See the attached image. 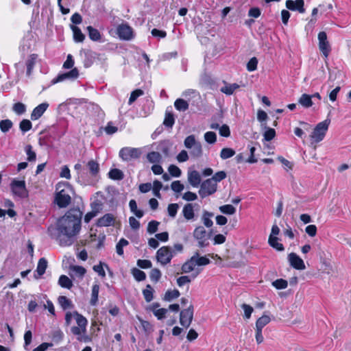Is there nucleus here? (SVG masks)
Returning <instances> with one entry per match:
<instances>
[{
	"label": "nucleus",
	"instance_id": "c9c22d12",
	"mask_svg": "<svg viewBox=\"0 0 351 351\" xmlns=\"http://www.w3.org/2000/svg\"><path fill=\"white\" fill-rule=\"evenodd\" d=\"M270 317L268 315H263L258 318L256 322V328L263 329L267 324L270 322Z\"/></svg>",
	"mask_w": 351,
	"mask_h": 351
},
{
	"label": "nucleus",
	"instance_id": "c756f323",
	"mask_svg": "<svg viewBox=\"0 0 351 351\" xmlns=\"http://www.w3.org/2000/svg\"><path fill=\"white\" fill-rule=\"evenodd\" d=\"M213 217V213L204 210L202 214V221L204 225L207 228H210L213 225L211 218Z\"/></svg>",
	"mask_w": 351,
	"mask_h": 351
},
{
	"label": "nucleus",
	"instance_id": "cd10ccee",
	"mask_svg": "<svg viewBox=\"0 0 351 351\" xmlns=\"http://www.w3.org/2000/svg\"><path fill=\"white\" fill-rule=\"evenodd\" d=\"M50 337L54 343L58 344L63 339L64 333L60 329H56L51 332Z\"/></svg>",
	"mask_w": 351,
	"mask_h": 351
},
{
	"label": "nucleus",
	"instance_id": "a878e982",
	"mask_svg": "<svg viewBox=\"0 0 351 351\" xmlns=\"http://www.w3.org/2000/svg\"><path fill=\"white\" fill-rule=\"evenodd\" d=\"M70 27L73 33L74 40L77 43L83 42L85 38V36L82 32L81 29L74 25H71Z\"/></svg>",
	"mask_w": 351,
	"mask_h": 351
},
{
	"label": "nucleus",
	"instance_id": "603ef678",
	"mask_svg": "<svg viewBox=\"0 0 351 351\" xmlns=\"http://www.w3.org/2000/svg\"><path fill=\"white\" fill-rule=\"evenodd\" d=\"M146 302H149L153 300V289L151 285H147L146 289L143 291Z\"/></svg>",
	"mask_w": 351,
	"mask_h": 351
},
{
	"label": "nucleus",
	"instance_id": "e2e57ef3",
	"mask_svg": "<svg viewBox=\"0 0 351 351\" xmlns=\"http://www.w3.org/2000/svg\"><path fill=\"white\" fill-rule=\"evenodd\" d=\"M143 95V91L140 89L135 90L132 92L130 97L129 98L128 104L131 105L136 99Z\"/></svg>",
	"mask_w": 351,
	"mask_h": 351
},
{
	"label": "nucleus",
	"instance_id": "680f3d73",
	"mask_svg": "<svg viewBox=\"0 0 351 351\" xmlns=\"http://www.w3.org/2000/svg\"><path fill=\"white\" fill-rule=\"evenodd\" d=\"M106 267L108 268V266L106 265H104L103 263H100L98 265H95L93 266V270L98 274L99 276L101 277L106 276V272L104 271V267Z\"/></svg>",
	"mask_w": 351,
	"mask_h": 351
},
{
	"label": "nucleus",
	"instance_id": "2f4dec72",
	"mask_svg": "<svg viewBox=\"0 0 351 351\" xmlns=\"http://www.w3.org/2000/svg\"><path fill=\"white\" fill-rule=\"evenodd\" d=\"M58 285L68 289H70L73 287V282L71 280L65 275H61L58 280Z\"/></svg>",
	"mask_w": 351,
	"mask_h": 351
},
{
	"label": "nucleus",
	"instance_id": "de8ad7c7",
	"mask_svg": "<svg viewBox=\"0 0 351 351\" xmlns=\"http://www.w3.org/2000/svg\"><path fill=\"white\" fill-rule=\"evenodd\" d=\"M132 274L134 278L138 282L144 280L146 278L145 273L137 268H134L132 270Z\"/></svg>",
	"mask_w": 351,
	"mask_h": 351
},
{
	"label": "nucleus",
	"instance_id": "1a4fd4ad",
	"mask_svg": "<svg viewBox=\"0 0 351 351\" xmlns=\"http://www.w3.org/2000/svg\"><path fill=\"white\" fill-rule=\"evenodd\" d=\"M117 32L119 38L123 40H130L134 38L133 30L127 24H121L117 27Z\"/></svg>",
	"mask_w": 351,
	"mask_h": 351
},
{
	"label": "nucleus",
	"instance_id": "f03ea898",
	"mask_svg": "<svg viewBox=\"0 0 351 351\" xmlns=\"http://www.w3.org/2000/svg\"><path fill=\"white\" fill-rule=\"evenodd\" d=\"M71 187L68 182H60L56 184V202L60 208L66 207L71 202Z\"/></svg>",
	"mask_w": 351,
	"mask_h": 351
},
{
	"label": "nucleus",
	"instance_id": "69168bd1",
	"mask_svg": "<svg viewBox=\"0 0 351 351\" xmlns=\"http://www.w3.org/2000/svg\"><path fill=\"white\" fill-rule=\"evenodd\" d=\"M168 171L173 177L178 178L181 176V170L176 165H171L168 168Z\"/></svg>",
	"mask_w": 351,
	"mask_h": 351
},
{
	"label": "nucleus",
	"instance_id": "0e129e2a",
	"mask_svg": "<svg viewBox=\"0 0 351 351\" xmlns=\"http://www.w3.org/2000/svg\"><path fill=\"white\" fill-rule=\"evenodd\" d=\"M159 222L157 221H151L150 222H149L148 223V226H147V232L149 233V234H154L155 233L157 230H158V227L159 226Z\"/></svg>",
	"mask_w": 351,
	"mask_h": 351
},
{
	"label": "nucleus",
	"instance_id": "a211bd4d",
	"mask_svg": "<svg viewBox=\"0 0 351 351\" xmlns=\"http://www.w3.org/2000/svg\"><path fill=\"white\" fill-rule=\"evenodd\" d=\"M182 213L186 220H193L195 218L194 205L191 203L186 204L182 208Z\"/></svg>",
	"mask_w": 351,
	"mask_h": 351
},
{
	"label": "nucleus",
	"instance_id": "4be33fe9",
	"mask_svg": "<svg viewBox=\"0 0 351 351\" xmlns=\"http://www.w3.org/2000/svg\"><path fill=\"white\" fill-rule=\"evenodd\" d=\"M224 85L221 87L220 91L226 95H232L236 90H237L240 86L239 84L236 83L229 84L226 82H223Z\"/></svg>",
	"mask_w": 351,
	"mask_h": 351
},
{
	"label": "nucleus",
	"instance_id": "bb28decb",
	"mask_svg": "<svg viewBox=\"0 0 351 351\" xmlns=\"http://www.w3.org/2000/svg\"><path fill=\"white\" fill-rule=\"evenodd\" d=\"M298 103L303 107L308 108L312 106V96L308 94H302L298 99Z\"/></svg>",
	"mask_w": 351,
	"mask_h": 351
},
{
	"label": "nucleus",
	"instance_id": "423d86ee",
	"mask_svg": "<svg viewBox=\"0 0 351 351\" xmlns=\"http://www.w3.org/2000/svg\"><path fill=\"white\" fill-rule=\"evenodd\" d=\"M173 256L174 252L169 246L160 247L156 253L157 261L162 265L169 263Z\"/></svg>",
	"mask_w": 351,
	"mask_h": 351
},
{
	"label": "nucleus",
	"instance_id": "49530a36",
	"mask_svg": "<svg viewBox=\"0 0 351 351\" xmlns=\"http://www.w3.org/2000/svg\"><path fill=\"white\" fill-rule=\"evenodd\" d=\"M13 123L10 119H4L0 121V129L2 132H8L12 127Z\"/></svg>",
	"mask_w": 351,
	"mask_h": 351
},
{
	"label": "nucleus",
	"instance_id": "c85d7f7f",
	"mask_svg": "<svg viewBox=\"0 0 351 351\" xmlns=\"http://www.w3.org/2000/svg\"><path fill=\"white\" fill-rule=\"evenodd\" d=\"M87 31L88 32V36L93 41H99L101 38L100 32L92 26L87 27Z\"/></svg>",
	"mask_w": 351,
	"mask_h": 351
},
{
	"label": "nucleus",
	"instance_id": "b1692460",
	"mask_svg": "<svg viewBox=\"0 0 351 351\" xmlns=\"http://www.w3.org/2000/svg\"><path fill=\"white\" fill-rule=\"evenodd\" d=\"M159 306V304L154 303L152 306V312L154 315L158 318V319H162L165 317L168 310L164 308H158Z\"/></svg>",
	"mask_w": 351,
	"mask_h": 351
},
{
	"label": "nucleus",
	"instance_id": "338daca9",
	"mask_svg": "<svg viewBox=\"0 0 351 351\" xmlns=\"http://www.w3.org/2000/svg\"><path fill=\"white\" fill-rule=\"evenodd\" d=\"M171 189L176 192V193H180L182 191H183L184 186V184H182L180 181L176 180L173 181L171 184Z\"/></svg>",
	"mask_w": 351,
	"mask_h": 351
},
{
	"label": "nucleus",
	"instance_id": "052dcab7",
	"mask_svg": "<svg viewBox=\"0 0 351 351\" xmlns=\"http://www.w3.org/2000/svg\"><path fill=\"white\" fill-rule=\"evenodd\" d=\"M149 277L152 281L156 282L161 278V272L158 269H152L150 271Z\"/></svg>",
	"mask_w": 351,
	"mask_h": 351
},
{
	"label": "nucleus",
	"instance_id": "c03bdc74",
	"mask_svg": "<svg viewBox=\"0 0 351 351\" xmlns=\"http://www.w3.org/2000/svg\"><path fill=\"white\" fill-rule=\"evenodd\" d=\"M70 270L78 277H83L86 271L84 267L79 265H71Z\"/></svg>",
	"mask_w": 351,
	"mask_h": 351
},
{
	"label": "nucleus",
	"instance_id": "f3484780",
	"mask_svg": "<svg viewBox=\"0 0 351 351\" xmlns=\"http://www.w3.org/2000/svg\"><path fill=\"white\" fill-rule=\"evenodd\" d=\"M48 107L49 104L47 102L39 104L33 110L31 114V119L35 121L40 118Z\"/></svg>",
	"mask_w": 351,
	"mask_h": 351
},
{
	"label": "nucleus",
	"instance_id": "20e7f679",
	"mask_svg": "<svg viewBox=\"0 0 351 351\" xmlns=\"http://www.w3.org/2000/svg\"><path fill=\"white\" fill-rule=\"evenodd\" d=\"M330 123V120L327 119L319 123L315 126L310 136L313 143H317L324 138L326 133L328 131Z\"/></svg>",
	"mask_w": 351,
	"mask_h": 351
},
{
	"label": "nucleus",
	"instance_id": "79ce46f5",
	"mask_svg": "<svg viewBox=\"0 0 351 351\" xmlns=\"http://www.w3.org/2000/svg\"><path fill=\"white\" fill-rule=\"evenodd\" d=\"M180 295V292L177 289L168 290L165 294L164 300L170 302L172 300L178 298Z\"/></svg>",
	"mask_w": 351,
	"mask_h": 351
},
{
	"label": "nucleus",
	"instance_id": "6e6d98bb",
	"mask_svg": "<svg viewBox=\"0 0 351 351\" xmlns=\"http://www.w3.org/2000/svg\"><path fill=\"white\" fill-rule=\"evenodd\" d=\"M272 285L277 289H284L287 287L288 282L287 280L280 278L274 280Z\"/></svg>",
	"mask_w": 351,
	"mask_h": 351
},
{
	"label": "nucleus",
	"instance_id": "393cba45",
	"mask_svg": "<svg viewBox=\"0 0 351 351\" xmlns=\"http://www.w3.org/2000/svg\"><path fill=\"white\" fill-rule=\"evenodd\" d=\"M73 315L75 317L76 323L78 325L77 327H80L84 331H86V326L88 324L86 318L82 315L78 313L77 311L73 312Z\"/></svg>",
	"mask_w": 351,
	"mask_h": 351
},
{
	"label": "nucleus",
	"instance_id": "72a5a7b5",
	"mask_svg": "<svg viewBox=\"0 0 351 351\" xmlns=\"http://www.w3.org/2000/svg\"><path fill=\"white\" fill-rule=\"evenodd\" d=\"M99 291V286L97 284L93 285L92 287L91 298L90 304L92 306H95L98 301V295Z\"/></svg>",
	"mask_w": 351,
	"mask_h": 351
},
{
	"label": "nucleus",
	"instance_id": "f257e3e1",
	"mask_svg": "<svg viewBox=\"0 0 351 351\" xmlns=\"http://www.w3.org/2000/svg\"><path fill=\"white\" fill-rule=\"evenodd\" d=\"M82 213L80 210L68 211L57 222L56 239L61 246H70L81 229Z\"/></svg>",
	"mask_w": 351,
	"mask_h": 351
},
{
	"label": "nucleus",
	"instance_id": "4468645a",
	"mask_svg": "<svg viewBox=\"0 0 351 351\" xmlns=\"http://www.w3.org/2000/svg\"><path fill=\"white\" fill-rule=\"evenodd\" d=\"M196 266L195 259L192 256L189 261L182 265V273L187 274L196 270V274H192L193 278H195L200 272L199 269H195Z\"/></svg>",
	"mask_w": 351,
	"mask_h": 351
},
{
	"label": "nucleus",
	"instance_id": "13d9d810",
	"mask_svg": "<svg viewBox=\"0 0 351 351\" xmlns=\"http://www.w3.org/2000/svg\"><path fill=\"white\" fill-rule=\"evenodd\" d=\"M12 110L16 114H22L26 111V106L23 103L18 102L14 104Z\"/></svg>",
	"mask_w": 351,
	"mask_h": 351
},
{
	"label": "nucleus",
	"instance_id": "9d476101",
	"mask_svg": "<svg viewBox=\"0 0 351 351\" xmlns=\"http://www.w3.org/2000/svg\"><path fill=\"white\" fill-rule=\"evenodd\" d=\"M318 40H319V48L320 51L324 56L325 58H327L330 51V45L327 40V35L326 32H321L318 34Z\"/></svg>",
	"mask_w": 351,
	"mask_h": 351
},
{
	"label": "nucleus",
	"instance_id": "473e14b6",
	"mask_svg": "<svg viewBox=\"0 0 351 351\" xmlns=\"http://www.w3.org/2000/svg\"><path fill=\"white\" fill-rule=\"evenodd\" d=\"M129 207L130 211L134 213L136 217L141 218L143 217L144 213L141 210H138L137 208L136 202L134 199H131L129 202Z\"/></svg>",
	"mask_w": 351,
	"mask_h": 351
},
{
	"label": "nucleus",
	"instance_id": "ea45409f",
	"mask_svg": "<svg viewBox=\"0 0 351 351\" xmlns=\"http://www.w3.org/2000/svg\"><path fill=\"white\" fill-rule=\"evenodd\" d=\"M235 154V151L232 148H223L220 152V157L223 160L228 159Z\"/></svg>",
	"mask_w": 351,
	"mask_h": 351
},
{
	"label": "nucleus",
	"instance_id": "6e6552de",
	"mask_svg": "<svg viewBox=\"0 0 351 351\" xmlns=\"http://www.w3.org/2000/svg\"><path fill=\"white\" fill-rule=\"evenodd\" d=\"M193 317V308L190 306L188 308L184 309L180 312V323L187 328L190 326Z\"/></svg>",
	"mask_w": 351,
	"mask_h": 351
},
{
	"label": "nucleus",
	"instance_id": "7c9ffc66",
	"mask_svg": "<svg viewBox=\"0 0 351 351\" xmlns=\"http://www.w3.org/2000/svg\"><path fill=\"white\" fill-rule=\"evenodd\" d=\"M279 239L277 237H269L268 243L271 247L278 251H283L285 250L283 245L278 242Z\"/></svg>",
	"mask_w": 351,
	"mask_h": 351
},
{
	"label": "nucleus",
	"instance_id": "58836bf2",
	"mask_svg": "<svg viewBox=\"0 0 351 351\" xmlns=\"http://www.w3.org/2000/svg\"><path fill=\"white\" fill-rule=\"evenodd\" d=\"M109 178L114 180H121L123 178V172L118 169H112L108 173Z\"/></svg>",
	"mask_w": 351,
	"mask_h": 351
},
{
	"label": "nucleus",
	"instance_id": "39448f33",
	"mask_svg": "<svg viewBox=\"0 0 351 351\" xmlns=\"http://www.w3.org/2000/svg\"><path fill=\"white\" fill-rule=\"evenodd\" d=\"M199 186L200 188L198 193L202 199L212 195L217 189V184L215 183V180L210 178L204 180Z\"/></svg>",
	"mask_w": 351,
	"mask_h": 351
},
{
	"label": "nucleus",
	"instance_id": "5fc2aeb1",
	"mask_svg": "<svg viewBox=\"0 0 351 351\" xmlns=\"http://www.w3.org/2000/svg\"><path fill=\"white\" fill-rule=\"evenodd\" d=\"M265 131L263 134L264 139L267 141H271L276 136V131L273 128L265 127Z\"/></svg>",
	"mask_w": 351,
	"mask_h": 351
},
{
	"label": "nucleus",
	"instance_id": "a18cd8bd",
	"mask_svg": "<svg viewBox=\"0 0 351 351\" xmlns=\"http://www.w3.org/2000/svg\"><path fill=\"white\" fill-rule=\"evenodd\" d=\"M175 123L173 114L171 112H166L163 124L168 128H172Z\"/></svg>",
	"mask_w": 351,
	"mask_h": 351
},
{
	"label": "nucleus",
	"instance_id": "864d4df0",
	"mask_svg": "<svg viewBox=\"0 0 351 351\" xmlns=\"http://www.w3.org/2000/svg\"><path fill=\"white\" fill-rule=\"evenodd\" d=\"M32 124L28 119H23L19 123V128L23 132H27L31 130Z\"/></svg>",
	"mask_w": 351,
	"mask_h": 351
},
{
	"label": "nucleus",
	"instance_id": "2eb2a0df",
	"mask_svg": "<svg viewBox=\"0 0 351 351\" xmlns=\"http://www.w3.org/2000/svg\"><path fill=\"white\" fill-rule=\"evenodd\" d=\"M187 179L193 187H198L202 184L200 173L196 170H189L187 174Z\"/></svg>",
	"mask_w": 351,
	"mask_h": 351
},
{
	"label": "nucleus",
	"instance_id": "7ed1b4c3",
	"mask_svg": "<svg viewBox=\"0 0 351 351\" xmlns=\"http://www.w3.org/2000/svg\"><path fill=\"white\" fill-rule=\"evenodd\" d=\"M10 190L13 195L21 199L27 198L29 195L28 190L26 187L25 181L24 180L12 179L10 184Z\"/></svg>",
	"mask_w": 351,
	"mask_h": 351
},
{
	"label": "nucleus",
	"instance_id": "09e8293b",
	"mask_svg": "<svg viewBox=\"0 0 351 351\" xmlns=\"http://www.w3.org/2000/svg\"><path fill=\"white\" fill-rule=\"evenodd\" d=\"M179 209V205L176 203L169 204L167 207V212L169 217L175 218L178 210Z\"/></svg>",
	"mask_w": 351,
	"mask_h": 351
},
{
	"label": "nucleus",
	"instance_id": "dca6fc26",
	"mask_svg": "<svg viewBox=\"0 0 351 351\" xmlns=\"http://www.w3.org/2000/svg\"><path fill=\"white\" fill-rule=\"evenodd\" d=\"M303 0H287L286 1V7L291 10H298L300 13H304L305 10L304 8Z\"/></svg>",
	"mask_w": 351,
	"mask_h": 351
},
{
	"label": "nucleus",
	"instance_id": "9b49d317",
	"mask_svg": "<svg viewBox=\"0 0 351 351\" xmlns=\"http://www.w3.org/2000/svg\"><path fill=\"white\" fill-rule=\"evenodd\" d=\"M79 76V71L77 69L74 68L72 70L59 74L56 78L53 80V83L56 84L58 82H63L64 80H74Z\"/></svg>",
	"mask_w": 351,
	"mask_h": 351
},
{
	"label": "nucleus",
	"instance_id": "8fccbe9b",
	"mask_svg": "<svg viewBox=\"0 0 351 351\" xmlns=\"http://www.w3.org/2000/svg\"><path fill=\"white\" fill-rule=\"evenodd\" d=\"M199 141H196L195 136L193 134L188 136L184 141V145L186 148L191 149L193 147L196 143H197Z\"/></svg>",
	"mask_w": 351,
	"mask_h": 351
},
{
	"label": "nucleus",
	"instance_id": "774afa93",
	"mask_svg": "<svg viewBox=\"0 0 351 351\" xmlns=\"http://www.w3.org/2000/svg\"><path fill=\"white\" fill-rule=\"evenodd\" d=\"M258 64V60L256 58H252L247 64V69L249 71H254L256 69Z\"/></svg>",
	"mask_w": 351,
	"mask_h": 351
},
{
	"label": "nucleus",
	"instance_id": "0eeeda50",
	"mask_svg": "<svg viewBox=\"0 0 351 351\" xmlns=\"http://www.w3.org/2000/svg\"><path fill=\"white\" fill-rule=\"evenodd\" d=\"M141 151L138 148L134 147H124L119 152V156L126 161L132 159H136L140 157Z\"/></svg>",
	"mask_w": 351,
	"mask_h": 351
},
{
	"label": "nucleus",
	"instance_id": "3c124183",
	"mask_svg": "<svg viewBox=\"0 0 351 351\" xmlns=\"http://www.w3.org/2000/svg\"><path fill=\"white\" fill-rule=\"evenodd\" d=\"M219 210L226 215H233L236 212V208L231 204H226L221 206Z\"/></svg>",
	"mask_w": 351,
	"mask_h": 351
},
{
	"label": "nucleus",
	"instance_id": "412c9836",
	"mask_svg": "<svg viewBox=\"0 0 351 351\" xmlns=\"http://www.w3.org/2000/svg\"><path fill=\"white\" fill-rule=\"evenodd\" d=\"M38 56L36 54H31L29 55L26 61H25V66L27 68L26 74L27 75L29 76L31 75L32 73V70L36 64V60H37Z\"/></svg>",
	"mask_w": 351,
	"mask_h": 351
},
{
	"label": "nucleus",
	"instance_id": "f8f14e48",
	"mask_svg": "<svg viewBox=\"0 0 351 351\" xmlns=\"http://www.w3.org/2000/svg\"><path fill=\"white\" fill-rule=\"evenodd\" d=\"M289 262L293 268L298 270H303L306 268L303 260L295 253H290L288 256Z\"/></svg>",
	"mask_w": 351,
	"mask_h": 351
},
{
	"label": "nucleus",
	"instance_id": "5701e85b",
	"mask_svg": "<svg viewBox=\"0 0 351 351\" xmlns=\"http://www.w3.org/2000/svg\"><path fill=\"white\" fill-rule=\"evenodd\" d=\"M86 167L92 176L96 177L99 173V165L93 159L87 162Z\"/></svg>",
	"mask_w": 351,
	"mask_h": 351
},
{
	"label": "nucleus",
	"instance_id": "4d7b16f0",
	"mask_svg": "<svg viewBox=\"0 0 351 351\" xmlns=\"http://www.w3.org/2000/svg\"><path fill=\"white\" fill-rule=\"evenodd\" d=\"M25 150L27 156V160L29 162L35 161L36 158V154L35 152L32 150V147L30 145H28L25 147Z\"/></svg>",
	"mask_w": 351,
	"mask_h": 351
},
{
	"label": "nucleus",
	"instance_id": "6ab92c4d",
	"mask_svg": "<svg viewBox=\"0 0 351 351\" xmlns=\"http://www.w3.org/2000/svg\"><path fill=\"white\" fill-rule=\"evenodd\" d=\"M114 217L112 214L108 213L97 220V226L100 227H107L113 225Z\"/></svg>",
	"mask_w": 351,
	"mask_h": 351
},
{
	"label": "nucleus",
	"instance_id": "f704fd0d",
	"mask_svg": "<svg viewBox=\"0 0 351 351\" xmlns=\"http://www.w3.org/2000/svg\"><path fill=\"white\" fill-rule=\"evenodd\" d=\"M193 256L195 259V263L197 266L207 265L210 262L209 258L206 256H199L198 252H195Z\"/></svg>",
	"mask_w": 351,
	"mask_h": 351
},
{
	"label": "nucleus",
	"instance_id": "ddd939ff",
	"mask_svg": "<svg viewBox=\"0 0 351 351\" xmlns=\"http://www.w3.org/2000/svg\"><path fill=\"white\" fill-rule=\"evenodd\" d=\"M193 236L198 240L199 247H203L207 245L206 243V231L203 226L196 227L193 232Z\"/></svg>",
	"mask_w": 351,
	"mask_h": 351
},
{
	"label": "nucleus",
	"instance_id": "37998d69",
	"mask_svg": "<svg viewBox=\"0 0 351 351\" xmlns=\"http://www.w3.org/2000/svg\"><path fill=\"white\" fill-rule=\"evenodd\" d=\"M147 160L152 163H158L162 159V156L156 152H152L147 154Z\"/></svg>",
	"mask_w": 351,
	"mask_h": 351
},
{
	"label": "nucleus",
	"instance_id": "4c0bfd02",
	"mask_svg": "<svg viewBox=\"0 0 351 351\" xmlns=\"http://www.w3.org/2000/svg\"><path fill=\"white\" fill-rule=\"evenodd\" d=\"M174 106L179 111H185L189 108V104L182 99H177L174 102Z\"/></svg>",
	"mask_w": 351,
	"mask_h": 351
},
{
	"label": "nucleus",
	"instance_id": "aec40b11",
	"mask_svg": "<svg viewBox=\"0 0 351 351\" xmlns=\"http://www.w3.org/2000/svg\"><path fill=\"white\" fill-rule=\"evenodd\" d=\"M47 267V261L45 258H40L36 269L35 278H40L45 274Z\"/></svg>",
	"mask_w": 351,
	"mask_h": 351
},
{
	"label": "nucleus",
	"instance_id": "a19ab883",
	"mask_svg": "<svg viewBox=\"0 0 351 351\" xmlns=\"http://www.w3.org/2000/svg\"><path fill=\"white\" fill-rule=\"evenodd\" d=\"M191 156L199 158L202 155V146L200 142L196 143L193 147L191 149Z\"/></svg>",
	"mask_w": 351,
	"mask_h": 351
},
{
	"label": "nucleus",
	"instance_id": "e433bc0d",
	"mask_svg": "<svg viewBox=\"0 0 351 351\" xmlns=\"http://www.w3.org/2000/svg\"><path fill=\"white\" fill-rule=\"evenodd\" d=\"M58 300L59 304L64 310L71 308L73 307L72 302L66 296H60Z\"/></svg>",
	"mask_w": 351,
	"mask_h": 351
},
{
	"label": "nucleus",
	"instance_id": "bf43d9fd",
	"mask_svg": "<svg viewBox=\"0 0 351 351\" xmlns=\"http://www.w3.org/2000/svg\"><path fill=\"white\" fill-rule=\"evenodd\" d=\"M204 140L209 144H214L217 141V135L214 132H207L204 134Z\"/></svg>",
	"mask_w": 351,
	"mask_h": 351
}]
</instances>
